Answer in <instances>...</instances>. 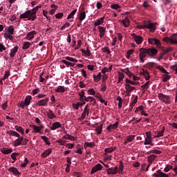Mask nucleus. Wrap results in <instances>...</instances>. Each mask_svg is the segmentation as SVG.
<instances>
[{"mask_svg": "<svg viewBox=\"0 0 177 177\" xmlns=\"http://www.w3.org/2000/svg\"><path fill=\"white\" fill-rule=\"evenodd\" d=\"M157 68H158V70H159L164 74H169V73H168V71H167V70H165V68H164V67H162V66H157Z\"/></svg>", "mask_w": 177, "mask_h": 177, "instance_id": "nucleus-51", "label": "nucleus"}, {"mask_svg": "<svg viewBox=\"0 0 177 177\" xmlns=\"http://www.w3.org/2000/svg\"><path fill=\"white\" fill-rule=\"evenodd\" d=\"M17 156H20V153L14 152L11 154L10 157H11L12 160H14L15 161H17V158L16 157H17Z\"/></svg>", "mask_w": 177, "mask_h": 177, "instance_id": "nucleus-48", "label": "nucleus"}, {"mask_svg": "<svg viewBox=\"0 0 177 177\" xmlns=\"http://www.w3.org/2000/svg\"><path fill=\"white\" fill-rule=\"evenodd\" d=\"M120 165H119V174H122L124 171V162L122 160H120Z\"/></svg>", "mask_w": 177, "mask_h": 177, "instance_id": "nucleus-41", "label": "nucleus"}, {"mask_svg": "<svg viewBox=\"0 0 177 177\" xmlns=\"http://www.w3.org/2000/svg\"><path fill=\"white\" fill-rule=\"evenodd\" d=\"M111 9H115V10H118V12H121V6L115 3L111 5Z\"/></svg>", "mask_w": 177, "mask_h": 177, "instance_id": "nucleus-29", "label": "nucleus"}, {"mask_svg": "<svg viewBox=\"0 0 177 177\" xmlns=\"http://www.w3.org/2000/svg\"><path fill=\"white\" fill-rule=\"evenodd\" d=\"M153 176L154 177H169V175L164 173V172H162L161 170H158L156 171V173H154L153 174Z\"/></svg>", "mask_w": 177, "mask_h": 177, "instance_id": "nucleus-10", "label": "nucleus"}, {"mask_svg": "<svg viewBox=\"0 0 177 177\" xmlns=\"http://www.w3.org/2000/svg\"><path fill=\"white\" fill-rule=\"evenodd\" d=\"M48 102H49V97L39 100L36 104L37 106H46V104H48Z\"/></svg>", "mask_w": 177, "mask_h": 177, "instance_id": "nucleus-11", "label": "nucleus"}, {"mask_svg": "<svg viewBox=\"0 0 177 177\" xmlns=\"http://www.w3.org/2000/svg\"><path fill=\"white\" fill-rule=\"evenodd\" d=\"M156 158H157V156L156 155H150L149 156H148L147 160L149 161V163L153 164V161H154Z\"/></svg>", "mask_w": 177, "mask_h": 177, "instance_id": "nucleus-32", "label": "nucleus"}, {"mask_svg": "<svg viewBox=\"0 0 177 177\" xmlns=\"http://www.w3.org/2000/svg\"><path fill=\"white\" fill-rule=\"evenodd\" d=\"M85 17H86V13L85 12V11L81 12L79 17V20H80V21H82V20L85 19Z\"/></svg>", "mask_w": 177, "mask_h": 177, "instance_id": "nucleus-37", "label": "nucleus"}, {"mask_svg": "<svg viewBox=\"0 0 177 177\" xmlns=\"http://www.w3.org/2000/svg\"><path fill=\"white\" fill-rule=\"evenodd\" d=\"M7 133L8 135H10V136H15L16 138H20V134H19V133L13 130L8 131Z\"/></svg>", "mask_w": 177, "mask_h": 177, "instance_id": "nucleus-21", "label": "nucleus"}, {"mask_svg": "<svg viewBox=\"0 0 177 177\" xmlns=\"http://www.w3.org/2000/svg\"><path fill=\"white\" fill-rule=\"evenodd\" d=\"M81 52L82 53H84V55H86V56H91L92 55V53H91V50H89V48H86V50H84V49H82L81 50Z\"/></svg>", "mask_w": 177, "mask_h": 177, "instance_id": "nucleus-36", "label": "nucleus"}, {"mask_svg": "<svg viewBox=\"0 0 177 177\" xmlns=\"http://www.w3.org/2000/svg\"><path fill=\"white\" fill-rule=\"evenodd\" d=\"M124 85L127 96H131V92H132V91H135L136 88L134 86H131V84H126Z\"/></svg>", "mask_w": 177, "mask_h": 177, "instance_id": "nucleus-8", "label": "nucleus"}, {"mask_svg": "<svg viewBox=\"0 0 177 177\" xmlns=\"http://www.w3.org/2000/svg\"><path fill=\"white\" fill-rule=\"evenodd\" d=\"M47 115H48V118H50V120H53V118H56L55 113H53V111L50 110V109L47 113Z\"/></svg>", "mask_w": 177, "mask_h": 177, "instance_id": "nucleus-31", "label": "nucleus"}, {"mask_svg": "<svg viewBox=\"0 0 177 177\" xmlns=\"http://www.w3.org/2000/svg\"><path fill=\"white\" fill-rule=\"evenodd\" d=\"M134 50L133 49H130L127 53V59H129L131 57V55L133 53Z\"/></svg>", "mask_w": 177, "mask_h": 177, "instance_id": "nucleus-55", "label": "nucleus"}, {"mask_svg": "<svg viewBox=\"0 0 177 177\" xmlns=\"http://www.w3.org/2000/svg\"><path fill=\"white\" fill-rule=\"evenodd\" d=\"M55 91L57 93H64L66 92V89L63 86H59L57 88L55 89Z\"/></svg>", "mask_w": 177, "mask_h": 177, "instance_id": "nucleus-25", "label": "nucleus"}, {"mask_svg": "<svg viewBox=\"0 0 177 177\" xmlns=\"http://www.w3.org/2000/svg\"><path fill=\"white\" fill-rule=\"evenodd\" d=\"M30 128H32L33 133H42V132H41V130H39V127H38L35 124H30Z\"/></svg>", "mask_w": 177, "mask_h": 177, "instance_id": "nucleus-17", "label": "nucleus"}, {"mask_svg": "<svg viewBox=\"0 0 177 177\" xmlns=\"http://www.w3.org/2000/svg\"><path fill=\"white\" fill-rule=\"evenodd\" d=\"M42 140H44L46 143V145H48V146H50V142H49V138H48V137L43 136H41Z\"/></svg>", "mask_w": 177, "mask_h": 177, "instance_id": "nucleus-44", "label": "nucleus"}, {"mask_svg": "<svg viewBox=\"0 0 177 177\" xmlns=\"http://www.w3.org/2000/svg\"><path fill=\"white\" fill-rule=\"evenodd\" d=\"M150 84V82L148 81L144 85L141 86V88L142 89L143 93H145V92H146V89H149V84Z\"/></svg>", "mask_w": 177, "mask_h": 177, "instance_id": "nucleus-39", "label": "nucleus"}, {"mask_svg": "<svg viewBox=\"0 0 177 177\" xmlns=\"http://www.w3.org/2000/svg\"><path fill=\"white\" fill-rule=\"evenodd\" d=\"M98 30L100 32H102V33L106 32V28L103 26H98Z\"/></svg>", "mask_w": 177, "mask_h": 177, "instance_id": "nucleus-61", "label": "nucleus"}, {"mask_svg": "<svg viewBox=\"0 0 177 177\" xmlns=\"http://www.w3.org/2000/svg\"><path fill=\"white\" fill-rule=\"evenodd\" d=\"M164 132H165V127H163L162 130L159 131L156 136V138H161V136H164Z\"/></svg>", "mask_w": 177, "mask_h": 177, "instance_id": "nucleus-45", "label": "nucleus"}, {"mask_svg": "<svg viewBox=\"0 0 177 177\" xmlns=\"http://www.w3.org/2000/svg\"><path fill=\"white\" fill-rule=\"evenodd\" d=\"M147 138H145V141L144 142V145L146 146L147 145H151V146H153V138H151V131H147L146 133Z\"/></svg>", "mask_w": 177, "mask_h": 177, "instance_id": "nucleus-5", "label": "nucleus"}, {"mask_svg": "<svg viewBox=\"0 0 177 177\" xmlns=\"http://www.w3.org/2000/svg\"><path fill=\"white\" fill-rule=\"evenodd\" d=\"M158 97L160 100L164 102L166 104L171 103V97H169V95H166L160 93L158 94Z\"/></svg>", "mask_w": 177, "mask_h": 177, "instance_id": "nucleus-3", "label": "nucleus"}, {"mask_svg": "<svg viewBox=\"0 0 177 177\" xmlns=\"http://www.w3.org/2000/svg\"><path fill=\"white\" fill-rule=\"evenodd\" d=\"M28 162H29L28 159L27 158H25L24 162L21 165V168H26Z\"/></svg>", "mask_w": 177, "mask_h": 177, "instance_id": "nucleus-52", "label": "nucleus"}, {"mask_svg": "<svg viewBox=\"0 0 177 177\" xmlns=\"http://www.w3.org/2000/svg\"><path fill=\"white\" fill-rule=\"evenodd\" d=\"M31 99H32V97H31V95L26 96L24 100L25 106H30V103H31Z\"/></svg>", "mask_w": 177, "mask_h": 177, "instance_id": "nucleus-26", "label": "nucleus"}, {"mask_svg": "<svg viewBox=\"0 0 177 177\" xmlns=\"http://www.w3.org/2000/svg\"><path fill=\"white\" fill-rule=\"evenodd\" d=\"M168 80H171V76L169 75H164L162 79L163 82H167Z\"/></svg>", "mask_w": 177, "mask_h": 177, "instance_id": "nucleus-57", "label": "nucleus"}, {"mask_svg": "<svg viewBox=\"0 0 177 177\" xmlns=\"http://www.w3.org/2000/svg\"><path fill=\"white\" fill-rule=\"evenodd\" d=\"M88 95H96V92L95 91V89L90 88L88 90Z\"/></svg>", "mask_w": 177, "mask_h": 177, "instance_id": "nucleus-60", "label": "nucleus"}, {"mask_svg": "<svg viewBox=\"0 0 177 177\" xmlns=\"http://www.w3.org/2000/svg\"><path fill=\"white\" fill-rule=\"evenodd\" d=\"M15 128L16 131H17V132H19V133L24 135V129H23V127L16 125Z\"/></svg>", "mask_w": 177, "mask_h": 177, "instance_id": "nucleus-35", "label": "nucleus"}, {"mask_svg": "<svg viewBox=\"0 0 177 177\" xmlns=\"http://www.w3.org/2000/svg\"><path fill=\"white\" fill-rule=\"evenodd\" d=\"M23 140H24V138H23V137H19V138L15 140L14 142V147H17V146H20V145H21Z\"/></svg>", "mask_w": 177, "mask_h": 177, "instance_id": "nucleus-18", "label": "nucleus"}, {"mask_svg": "<svg viewBox=\"0 0 177 177\" xmlns=\"http://www.w3.org/2000/svg\"><path fill=\"white\" fill-rule=\"evenodd\" d=\"M148 42L151 45H156V47L158 48V49L161 48V41H160V40H158V39L149 38L148 39Z\"/></svg>", "mask_w": 177, "mask_h": 177, "instance_id": "nucleus-6", "label": "nucleus"}, {"mask_svg": "<svg viewBox=\"0 0 177 177\" xmlns=\"http://www.w3.org/2000/svg\"><path fill=\"white\" fill-rule=\"evenodd\" d=\"M79 96L80 102H84V100H85V97H86V96H85V91L82 90V91L79 93Z\"/></svg>", "mask_w": 177, "mask_h": 177, "instance_id": "nucleus-28", "label": "nucleus"}, {"mask_svg": "<svg viewBox=\"0 0 177 177\" xmlns=\"http://www.w3.org/2000/svg\"><path fill=\"white\" fill-rule=\"evenodd\" d=\"M131 37L133 38L137 45H140V44L143 42V37H142V36H139L135 33H133L131 34Z\"/></svg>", "mask_w": 177, "mask_h": 177, "instance_id": "nucleus-7", "label": "nucleus"}, {"mask_svg": "<svg viewBox=\"0 0 177 177\" xmlns=\"http://www.w3.org/2000/svg\"><path fill=\"white\" fill-rule=\"evenodd\" d=\"M77 13V9L73 10L67 17V19H71V17H74V15Z\"/></svg>", "mask_w": 177, "mask_h": 177, "instance_id": "nucleus-54", "label": "nucleus"}, {"mask_svg": "<svg viewBox=\"0 0 177 177\" xmlns=\"http://www.w3.org/2000/svg\"><path fill=\"white\" fill-rule=\"evenodd\" d=\"M8 170L9 172H12L16 176L20 175V174H21V173L19 172V170L16 167H12L10 168H9Z\"/></svg>", "mask_w": 177, "mask_h": 177, "instance_id": "nucleus-19", "label": "nucleus"}, {"mask_svg": "<svg viewBox=\"0 0 177 177\" xmlns=\"http://www.w3.org/2000/svg\"><path fill=\"white\" fill-rule=\"evenodd\" d=\"M124 77H125V75H124V73L121 72L118 73V84H120V82H121V81L124 80Z\"/></svg>", "mask_w": 177, "mask_h": 177, "instance_id": "nucleus-50", "label": "nucleus"}, {"mask_svg": "<svg viewBox=\"0 0 177 177\" xmlns=\"http://www.w3.org/2000/svg\"><path fill=\"white\" fill-rule=\"evenodd\" d=\"M37 34V32H35V30H32L31 32H29L27 35H26V39H28V41H31V39H34V35Z\"/></svg>", "mask_w": 177, "mask_h": 177, "instance_id": "nucleus-16", "label": "nucleus"}, {"mask_svg": "<svg viewBox=\"0 0 177 177\" xmlns=\"http://www.w3.org/2000/svg\"><path fill=\"white\" fill-rule=\"evenodd\" d=\"M95 131L97 132V135H100V133H102V131H103V124H101L97 127Z\"/></svg>", "mask_w": 177, "mask_h": 177, "instance_id": "nucleus-27", "label": "nucleus"}, {"mask_svg": "<svg viewBox=\"0 0 177 177\" xmlns=\"http://www.w3.org/2000/svg\"><path fill=\"white\" fill-rule=\"evenodd\" d=\"M17 50H19V46H16L10 50V57L13 58L17 53Z\"/></svg>", "mask_w": 177, "mask_h": 177, "instance_id": "nucleus-13", "label": "nucleus"}, {"mask_svg": "<svg viewBox=\"0 0 177 177\" xmlns=\"http://www.w3.org/2000/svg\"><path fill=\"white\" fill-rule=\"evenodd\" d=\"M7 35H13L15 32V28H13V26H10L7 30Z\"/></svg>", "mask_w": 177, "mask_h": 177, "instance_id": "nucleus-38", "label": "nucleus"}, {"mask_svg": "<svg viewBox=\"0 0 177 177\" xmlns=\"http://www.w3.org/2000/svg\"><path fill=\"white\" fill-rule=\"evenodd\" d=\"M118 124L120 122H115L113 124H111L106 127L107 131H111V129H117L118 128Z\"/></svg>", "mask_w": 177, "mask_h": 177, "instance_id": "nucleus-20", "label": "nucleus"}, {"mask_svg": "<svg viewBox=\"0 0 177 177\" xmlns=\"http://www.w3.org/2000/svg\"><path fill=\"white\" fill-rule=\"evenodd\" d=\"M126 82L127 84H129V85H137V84H139V82H132L129 79H126Z\"/></svg>", "mask_w": 177, "mask_h": 177, "instance_id": "nucleus-56", "label": "nucleus"}, {"mask_svg": "<svg viewBox=\"0 0 177 177\" xmlns=\"http://www.w3.org/2000/svg\"><path fill=\"white\" fill-rule=\"evenodd\" d=\"M157 23L154 22V23H150V22H147L145 23V28H147L148 30H150L151 32H154V31H156V29L157 28Z\"/></svg>", "mask_w": 177, "mask_h": 177, "instance_id": "nucleus-4", "label": "nucleus"}, {"mask_svg": "<svg viewBox=\"0 0 177 177\" xmlns=\"http://www.w3.org/2000/svg\"><path fill=\"white\" fill-rule=\"evenodd\" d=\"M143 75H144L146 81H149V80H150V74H149V72L143 70Z\"/></svg>", "mask_w": 177, "mask_h": 177, "instance_id": "nucleus-46", "label": "nucleus"}, {"mask_svg": "<svg viewBox=\"0 0 177 177\" xmlns=\"http://www.w3.org/2000/svg\"><path fill=\"white\" fill-rule=\"evenodd\" d=\"M116 149H117V147H115L114 148H113V147L106 148L104 149V151H105V153H113V151H115Z\"/></svg>", "mask_w": 177, "mask_h": 177, "instance_id": "nucleus-49", "label": "nucleus"}, {"mask_svg": "<svg viewBox=\"0 0 177 177\" xmlns=\"http://www.w3.org/2000/svg\"><path fill=\"white\" fill-rule=\"evenodd\" d=\"M66 138L68 140H75V137H74L70 134H66Z\"/></svg>", "mask_w": 177, "mask_h": 177, "instance_id": "nucleus-58", "label": "nucleus"}, {"mask_svg": "<svg viewBox=\"0 0 177 177\" xmlns=\"http://www.w3.org/2000/svg\"><path fill=\"white\" fill-rule=\"evenodd\" d=\"M122 23L124 27H129V18L126 17L125 19L122 21Z\"/></svg>", "mask_w": 177, "mask_h": 177, "instance_id": "nucleus-30", "label": "nucleus"}, {"mask_svg": "<svg viewBox=\"0 0 177 177\" xmlns=\"http://www.w3.org/2000/svg\"><path fill=\"white\" fill-rule=\"evenodd\" d=\"M93 80L95 82H99L102 80V73H99L97 75H93Z\"/></svg>", "mask_w": 177, "mask_h": 177, "instance_id": "nucleus-34", "label": "nucleus"}, {"mask_svg": "<svg viewBox=\"0 0 177 177\" xmlns=\"http://www.w3.org/2000/svg\"><path fill=\"white\" fill-rule=\"evenodd\" d=\"M58 128H62V124L59 122L53 123L52 126L50 127L51 131H55V129H58Z\"/></svg>", "mask_w": 177, "mask_h": 177, "instance_id": "nucleus-12", "label": "nucleus"}, {"mask_svg": "<svg viewBox=\"0 0 177 177\" xmlns=\"http://www.w3.org/2000/svg\"><path fill=\"white\" fill-rule=\"evenodd\" d=\"M159 49H160V50H162V52H163V53H165V55H168V53H169V52H172V50H174V48H172V47H169L167 49H165V48H164V47H162V46H160Z\"/></svg>", "mask_w": 177, "mask_h": 177, "instance_id": "nucleus-15", "label": "nucleus"}, {"mask_svg": "<svg viewBox=\"0 0 177 177\" xmlns=\"http://www.w3.org/2000/svg\"><path fill=\"white\" fill-rule=\"evenodd\" d=\"M87 117L89 115V109H87L86 108L84 109V111L82 113V115L80 118H79L78 120L79 121H84L85 120V117Z\"/></svg>", "mask_w": 177, "mask_h": 177, "instance_id": "nucleus-9", "label": "nucleus"}, {"mask_svg": "<svg viewBox=\"0 0 177 177\" xmlns=\"http://www.w3.org/2000/svg\"><path fill=\"white\" fill-rule=\"evenodd\" d=\"M70 26H71V24H70V22H66V24H64L60 28V30H62V31H63V30H64V28H66V27H70Z\"/></svg>", "mask_w": 177, "mask_h": 177, "instance_id": "nucleus-59", "label": "nucleus"}, {"mask_svg": "<svg viewBox=\"0 0 177 177\" xmlns=\"http://www.w3.org/2000/svg\"><path fill=\"white\" fill-rule=\"evenodd\" d=\"M84 149H86V147H95V143L93 142H84Z\"/></svg>", "mask_w": 177, "mask_h": 177, "instance_id": "nucleus-40", "label": "nucleus"}, {"mask_svg": "<svg viewBox=\"0 0 177 177\" xmlns=\"http://www.w3.org/2000/svg\"><path fill=\"white\" fill-rule=\"evenodd\" d=\"M171 38H172L174 42H175L176 41H177V32L173 34V35L171 36Z\"/></svg>", "mask_w": 177, "mask_h": 177, "instance_id": "nucleus-64", "label": "nucleus"}, {"mask_svg": "<svg viewBox=\"0 0 177 177\" xmlns=\"http://www.w3.org/2000/svg\"><path fill=\"white\" fill-rule=\"evenodd\" d=\"M1 151L3 154H10V153H12L13 149L12 148H3L1 149Z\"/></svg>", "mask_w": 177, "mask_h": 177, "instance_id": "nucleus-24", "label": "nucleus"}, {"mask_svg": "<svg viewBox=\"0 0 177 177\" xmlns=\"http://www.w3.org/2000/svg\"><path fill=\"white\" fill-rule=\"evenodd\" d=\"M139 57L141 63H143L145 62V59L149 56V57H154L157 53H158V50L157 48H141L139 49Z\"/></svg>", "mask_w": 177, "mask_h": 177, "instance_id": "nucleus-1", "label": "nucleus"}, {"mask_svg": "<svg viewBox=\"0 0 177 177\" xmlns=\"http://www.w3.org/2000/svg\"><path fill=\"white\" fill-rule=\"evenodd\" d=\"M170 68L171 70H173V71H176L175 74H177V64L171 66Z\"/></svg>", "mask_w": 177, "mask_h": 177, "instance_id": "nucleus-63", "label": "nucleus"}, {"mask_svg": "<svg viewBox=\"0 0 177 177\" xmlns=\"http://www.w3.org/2000/svg\"><path fill=\"white\" fill-rule=\"evenodd\" d=\"M50 154H52V149H48L41 153V157H43V158H46V156H50Z\"/></svg>", "mask_w": 177, "mask_h": 177, "instance_id": "nucleus-22", "label": "nucleus"}, {"mask_svg": "<svg viewBox=\"0 0 177 177\" xmlns=\"http://www.w3.org/2000/svg\"><path fill=\"white\" fill-rule=\"evenodd\" d=\"M80 102H78L77 104H73L72 107H73L75 110H78L80 109Z\"/></svg>", "mask_w": 177, "mask_h": 177, "instance_id": "nucleus-62", "label": "nucleus"}, {"mask_svg": "<svg viewBox=\"0 0 177 177\" xmlns=\"http://www.w3.org/2000/svg\"><path fill=\"white\" fill-rule=\"evenodd\" d=\"M106 172H107L108 175H116L115 172L114 171L113 168H108L106 169Z\"/></svg>", "mask_w": 177, "mask_h": 177, "instance_id": "nucleus-47", "label": "nucleus"}, {"mask_svg": "<svg viewBox=\"0 0 177 177\" xmlns=\"http://www.w3.org/2000/svg\"><path fill=\"white\" fill-rule=\"evenodd\" d=\"M19 19H28V20H31V21H35L37 19V14L32 10L26 11L24 13L21 14Z\"/></svg>", "mask_w": 177, "mask_h": 177, "instance_id": "nucleus-2", "label": "nucleus"}, {"mask_svg": "<svg viewBox=\"0 0 177 177\" xmlns=\"http://www.w3.org/2000/svg\"><path fill=\"white\" fill-rule=\"evenodd\" d=\"M66 60H68V62H72L73 63H78V59H76L75 58L71 57H66Z\"/></svg>", "mask_w": 177, "mask_h": 177, "instance_id": "nucleus-43", "label": "nucleus"}, {"mask_svg": "<svg viewBox=\"0 0 177 177\" xmlns=\"http://www.w3.org/2000/svg\"><path fill=\"white\" fill-rule=\"evenodd\" d=\"M103 23H104V17H101L100 19H97L94 23V26L97 27V26H100V24H103Z\"/></svg>", "mask_w": 177, "mask_h": 177, "instance_id": "nucleus-23", "label": "nucleus"}, {"mask_svg": "<svg viewBox=\"0 0 177 177\" xmlns=\"http://www.w3.org/2000/svg\"><path fill=\"white\" fill-rule=\"evenodd\" d=\"M162 41L164 42H166V44H174V43L172 37H165L162 39Z\"/></svg>", "mask_w": 177, "mask_h": 177, "instance_id": "nucleus-33", "label": "nucleus"}, {"mask_svg": "<svg viewBox=\"0 0 177 177\" xmlns=\"http://www.w3.org/2000/svg\"><path fill=\"white\" fill-rule=\"evenodd\" d=\"M135 140V136L130 135L127 137V139L124 141V145H128V143H131V142H133Z\"/></svg>", "mask_w": 177, "mask_h": 177, "instance_id": "nucleus-14", "label": "nucleus"}, {"mask_svg": "<svg viewBox=\"0 0 177 177\" xmlns=\"http://www.w3.org/2000/svg\"><path fill=\"white\" fill-rule=\"evenodd\" d=\"M30 45H32V43L26 41L25 43H24V45L22 46V49H24V50L28 49V48H30Z\"/></svg>", "mask_w": 177, "mask_h": 177, "instance_id": "nucleus-42", "label": "nucleus"}, {"mask_svg": "<svg viewBox=\"0 0 177 177\" xmlns=\"http://www.w3.org/2000/svg\"><path fill=\"white\" fill-rule=\"evenodd\" d=\"M48 13H49L48 11L44 10H43V15L44 16L46 17V19H47V20H48L49 21H50V17L48 16Z\"/></svg>", "mask_w": 177, "mask_h": 177, "instance_id": "nucleus-53", "label": "nucleus"}]
</instances>
